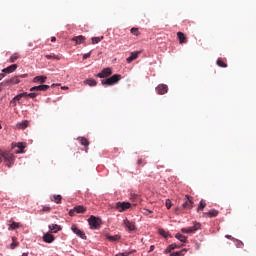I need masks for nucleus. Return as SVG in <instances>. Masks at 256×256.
<instances>
[{"instance_id": "1a4fd4ad", "label": "nucleus", "mask_w": 256, "mask_h": 256, "mask_svg": "<svg viewBox=\"0 0 256 256\" xmlns=\"http://www.w3.org/2000/svg\"><path fill=\"white\" fill-rule=\"evenodd\" d=\"M21 83V80H19V76H15L13 78H10L8 80H5L2 82V85L7 86V85H17Z\"/></svg>"}, {"instance_id": "bf43d9fd", "label": "nucleus", "mask_w": 256, "mask_h": 256, "mask_svg": "<svg viewBox=\"0 0 256 256\" xmlns=\"http://www.w3.org/2000/svg\"><path fill=\"white\" fill-rule=\"evenodd\" d=\"M62 89H69V87H67V86H64V87H62Z\"/></svg>"}, {"instance_id": "4c0bfd02", "label": "nucleus", "mask_w": 256, "mask_h": 256, "mask_svg": "<svg viewBox=\"0 0 256 256\" xmlns=\"http://www.w3.org/2000/svg\"><path fill=\"white\" fill-rule=\"evenodd\" d=\"M17 147L20 150H18L16 153H23V149H25V144L24 143H18Z\"/></svg>"}, {"instance_id": "680f3d73", "label": "nucleus", "mask_w": 256, "mask_h": 256, "mask_svg": "<svg viewBox=\"0 0 256 256\" xmlns=\"http://www.w3.org/2000/svg\"><path fill=\"white\" fill-rule=\"evenodd\" d=\"M0 129H3V127L1 126V124H0Z\"/></svg>"}, {"instance_id": "ddd939ff", "label": "nucleus", "mask_w": 256, "mask_h": 256, "mask_svg": "<svg viewBox=\"0 0 256 256\" xmlns=\"http://www.w3.org/2000/svg\"><path fill=\"white\" fill-rule=\"evenodd\" d=\"M50 88L49 85L46 84H42L39 86H34L32 88H30V91L33 93V91H47Z\"/></svg>"}, {"instance_id": "79ce46f5", "label": "nucleus", "mask_w": 256, "mask_h": 256, "mask_svg": "<svg viewBox=\"0 0 256 256\" xmlns=\"http://www.w3.org/2000/svg\"><path fill=\"white\" fill-rule=\"evenodd\" d=\"M37 95H39V93H35V92L28 93V97H30V99H35V97H37Z\"/></svg>"}, {"instance_id": "9d476101", "label": "nucleus", "mask_w": 256, "mask_h": 256, "mask_svg": "<svg viewBox=\"0 0 256 256\" xmlns=\"http://www.w3.org/2000/svg\"><path fill=\"white\" fill-rule=\"evenodd\" d=\"M113 71L111 68H104L100 73L97 74V77L100 79H105V77H109V75H112Z\"/></svg>"}, {"instance_id": "e433bc0d", "label": "nucleus", "mask_w": 256, "mask_h": 256, "mask_svg": "<svg viewBox=\"0 0 256 256\" xmlns=\"http://www.w3.org/2000/svg\"><path fill=\"white\" fill-rule=\"evenodd\" d=\"M21 99H23V97L21 96V94H18L12 99L11 103H14V105H16V101H21Z\"/></svg>"}, {"instance_id": "bb28decb", "label": "nucleus", "mask_w": 256, "mask_h": 256, "mask_svg": "<svg viewBox=\"0 0 256 256\" xmlns=\"http://www.w3.org/2000/svg\"><path fill=\"white\" fill-rule=\"evenodd\" d=\"M20 55L19 53H14L10 56L9 58V63H15L17 61V59H19Z\"/></svg>"}, {"instance_id": "49530a36", "label": "nucleus", "mask_w": 256, "mask_h": 256, "mask_svg": "<svg viewBox=\"0 0 256 256\" xmlns=\"http://www.w3.org/2000/svg\"><path fill=\"white\" fill-rule=\"evenodd\" d=\"M116 256H129V252L119 253Z\"/></svg>"}, {"instance_id": "39448f33", "label": "nucleus", "mask_w": 256, "mask_h": 256, "mask_svg": "<svg viewBox=\"0 0 256 256\" xmlns=\"http://www.w3.org/2000/svg\"><path fill=\"white\" fill-rule=\"evenodd\" d=\"M85 211H87V208H85L84 206L78 205L69 211V215L70 217H75L76 213H85Z\"/></svg>"}, {"instance_id": "2eb2a0df", "label": "nucleus", "mask_w": 256, "mask_h": 256, "mask_svg": "<svg viewBox=\"0 0 256 256\" xmlns=\"http://www.w3.org/2000/svg\"><path fill=\"white\" fill-rule=\"evenodd\" d=\"M72 41H75L76 45H81L85 43V36L79 35L72 38Z\"/></svg>"}, {"instance_id": "13d9d810", "label": "nucleus", "mask_w": 256, "mask_h": 256, "mask_svg": "<svg viewBox=\"0 0 256 256\" xmlns=\"http://www.w3.org/2000/svg\"><path fill=\"white\" fill-rule=\"evenodd\" d=\"M22 256H29V253H23Z\"/></svg>"}, {"instance_id": "473e14b6", "label": "nucleus", "mask_w": 256, "mask_h": 256, "mask_svg": "<svg viewBox=\"0 0 256 256\" xmlns=\"http://www.w3.org/2000/svg\"><path fill=\"white\" fill-rule=\"evenodd\" d=\"M19 227H21V223H19V222H12V223L10 224L9 229H12V231H13V230H15V229H19Z\"/></svg>"}, {"instance_id": "052dcab7", "label": "nucleus", "mask_w": 256, "mask_h": 256, "mask_svg": "<svg viewBox=\"0 0 256 256\" xmlns=\"http://www.w3.org/2000/svg\"><path fill=\"white\" fill-rule=\"evenodd\" d=\"M226 237H227V239H231V236H229V235H227Z\"/></svg>"}, {"instance_id": "4be33fe9", "label": "nucleus", "mask_w": 256, "mask_h": 256, "mask_svg": "<svg viewBox=\"0 0 256 256\" xmlns=\"http://www.w3.org/2000/svg\"><path fill=\"white\" fill-rule=\"evenodd\" d=\"M77 140L83 147H89V140L85 137H78Z\"/></svg>"}, {"instance_id": "0eeeda50", "label": "nucleus", "mask_w": 256, "mask_h": 256, "mask_svg": "<svg viewBox=\"0 0 256 256\" xmlns=\"http://www.w3.org/2000/svg\"><path fill=\"white\" fill-rule=\"evenodd\" d=\"M199 229H201V224L195 223L192 227L182 228L181 232L182 233H195L196 231H199Z\"/></svg>"}, {"instance_id": "a878e982", "label": "nucleus", "mask_w": 256, "mask_h": 256, "mask_svg": "<svg viewBox=\"0 0 256 256\" xmlns=\"http://www.w3.org/2000/svg\"><path fill=\"white\" fill-rule=\"evenodd\" d=\"M46 59H55L56 61L61 60V56L55 55L53 53L45 55Z\"/></svg>"}, {"instance_id": "7ed1b4c3", "label": "nucleus", "mask_w": 256, "mask_h": 256, "mask_svg": "<svg viewBox=\"0 0 256 256\" xmlns=\"http://www.w3.org/2000/svg\"><path fill=\"white\" fill-rule=\"evenodd\" d=\"M88 223H89L90 229H99V227H101V219L93 215L89 217Z\"/></svg>"}, {"instance_id": "412c9836", "label": "nucleus", "mask_w": 256, "mask_h": 256, "mask_svg": "<svg viewBox=\"0 0 256 256\" xmlns=\"http://www.w3.org/2000/svg\"><path fill=\"white\" fill-rule=\"evenodd\" d=\"M48 228L52 233H57L58 231H61V226H59L58 224H51L48 226Z\"/></svg>"}, {"instance_id": "c85d7f7f", "label": "nucleus", "mask_w": 256, "mask_h": 256, "mask_svg": "<svg viewBox=\"0 0 256 256\" xmlns=\"http://www.w3.org/2000/svg\"><path fill=\"white\" fill-rule=\"evenodd\" d=\"M175 238L178 239V241H181V243H185L187 241V237L183 236L181 233H177Z\"/></svg>"}, {"instance_id": "9b49d317", "label": "nucleus", "mask_w": 256, "mask_h": 256, "mask_svg": "<svg viewBox=\"0 0 256 256\" xmlns=\"http://www.w3.org/2000/svg\"><path fill=\"white\" fill-rule=\"evenodd\" d=\"M169 91V87L166 84H160L156 87V93L158 95H165Z\"/></svg>"}, {"instance_id": "b1692460", "label": "nucleus", "mask_w": 256, "mask_h": 256, "mask_svg": "<svg viewBox=\"0 0 256 256\" xmlns=\"http://www.w3.org/2000/svg\"><path fill=\"white\" fill-rule=\"evenodd\" d=\"M84 85H89V87H95L97 85V81L95 79H87L84 81Z\"/></svg>"}, {"instance_id": "f257e3e1", "label": "nucleus", "mask_w": 256, "mask_h": 256, "mask_svg": "<svg viewBox=\"0 0 256 256\" xmlns=\"http://www.w3.org/2000/svg\"><path fill=\"white\" fill-rule=\"evenodd\" d=\"M0 155L6 162L7 167H13V164L15 163V155H13V153L0 151Z\"/></svg>"}, {"instance_id": "c9c22d12", "label": "nucleus", "mask_w": 256, "mask_h": 256, "mask_svg": "<svg viewBox=\"0 0 256 256\" xmlns=\"http://www.w3.org/2000/svg\"><path fill=\"white\" fill-rule=\"evenodd\" d=\"M207 207V203H205L203 200L200 201V204L198 206V211H203Z\"/></svg>"}, {"instance_id": "4468645a", "label": "nucleus", "mask_w": 256, "mask_h": 256, "mask_svg": "<svg viewBox=\"0 0 256 256\" xmlns=\"http://www.w3.org/2000/svg\"><path fill=\"white\" fill-rule=\"evenodd\" d=\"M43 241L45 243H53V241H55V236L51 233H46L43 235Z\"/></svg>"}, {"instance_id": "7c9ffc66", "label": "nucleus", "mask_w": 256, "mask_h": 256, "mask_svg": "<svg viewBox=\"0 0 256 256\" xmlns=\"http://www.w3.org/2000/svg\"><path fill=\"white\" fill-rule=\"evenodd\" d=\"M107 239H108V241L115 242V241H119L121 239V236L120 235H114V236L108 235Z\"/></svg>"}, {"instance_id": "603ef678", "label": "nucleus", "mask_w": 256, "mask_h": 256, "mask_svg": "<svg viewBox=\"0 0 256 256\" xmlns=\"http://www.w3.org/2000/svg\"><path fill=\"white\" fill-rule=\"evenodd\" d=\"M4 78H5V74L0 73V81H1V79H4Z\"/></svg>"}, {"instance_id": "20e7f679", "label": "nucleus", "mask_w": 256, "mask_h": 256, "mask_svg": "<svg viewBox=\"0 0 256 256\" xmlns=\"http://www.w3.org/2000/svg\"><path fill=\"white\" fill-rule=\"evenodd\" d=\"M131 208V203L129 202H117L115 209L119 211V213H123V211H127V209Z\"/></svg>"}, {"instance_id": "a19ab883", "label": "nucleus", "mask_w": 256, "mask_h": 256, "mask_svg": "<svg viewBox=\"0 0 256 256\" xmlns=\"http://www.w3.org/2000/svg\"><path fill=\"white\" fill-rule=\"evenodd\" d=\"M171 251H174L173 250V246L172 245H169L166 250L164 251L165 255H167V253H171Z\"/></svg>"}, {"instance_id": "423d86ee", "label": "nucleus", "mask_w": 256, "mask_h": 256, "mask_svg": "<svg viewBox=\"0 0 256 256\" xmlns=\"http://www.w3.org/2000/svg\"><path fill=\"white\" fill-rule=\"evenodd\" d=\"M182 207L183 209H193V198L189 195H186Z\"/></svg>"}, {"instance_id": "72a5a7b5", "label": "nucleus", "mask_w": 256, "mask_h": 256, "mask_svg": "<svg viewBox=\"0 0 256 256\" xmlns=\"http://www.w3.org/2000/svg\"><path fill=\"white\" fill-rule=\"evenodd\" d=\"M130 33H132V35H135L136 37H139V35H141V33L139 32V28H131Z\"/></svg>"}, {"instance_id": "c03bdc74", "label": "nucleus", "mask_w": 256, "mask_h": 256, "mask_svg": "<svg viewBox=\"0 0 256 256\" xmlns=\"http://www.w3.org/2000/svg\"><path fill=\"white\" fill-rule=\"evenodd\" d=\"M151 213H153V211L149 209H143V215H151Z\"/></svg>"}, {"instance_id": "aec40b11", "label": "nucleus", "mask_w": 256, "mask_h": 256, "mask_svg": "<svg viewBox=\"0 0 256 256\" xmlns=\"http://www.w3.org/2000/svg\"><path fill=\"white\" fill-rule=\"evenodd\" d=\"M217 215H219V211L216 209H212L209 212L204 213V217H217Z\"/></svg>"}, {"instance_id": "5701e85b", "label": "nucleus", "mask_w": 256, "mask_h": 256, "mask_svg": "<svg viewBox=\"0 0 256 256\" xmlns=\"http://www.w3.org/2000/svg\"><path fill=\"white\" fill-rule=\"evenodd\" d=\"M159 235H161L162 237H164V239H167V237H171V234H169V231H166L163 228H160L158 230Z\"/></svg>"}, {"instance_id": "2f4dec72", "label": "nucleus", "mask_w": 256, "mask_h": 256, "mask_svg": "<svg viewBox=\"0 0 256 256\" xmlns=\"http://www.w3.org/2000/svg\"><path fill=\"white\" fill-rule=\"evenodd\" d=\"M185 253H187V250L182 249L181 251L171 253L170 256H183V255H185Z\"/></svg>"}, {"instance_id": "c756f323", "label": "nucleus", "mask_w": 256, "mask_h": 256, "mask_svg": "<svg viewBox=\"0 0 256 256\" xmlns=\"http://www.w3.org/2000/svg\"><path fill=\"white\" fill-rule=\"evenodd\" d=\"M216 64L218 67H223L224 69L227 68V63H225L222 58H218Z\"/></svg>"}, {"instance_id": "6e6d98bb", "label": "nucleus", "mask_w": 256, "mask_h": 256, "mask_svg": "<svg viewBox=\"0 0 256 256\" xmlns=\"http://www.w3.org/2000/svg\"><path fill=\"white\" fill-rule=\"evenodd\" d=\"M19 77L24 78V77H27V75L26 74L20 75V76H18V79H19Z\"/></svg>"}, {"instance_id": "393cba45", "label": "nucleus", "mask_w": 256, "mask_h": 256, "mask_svg": "<svg viewBox=\"0 0 256 256\" xmlns=\"http://www.w3.org/2000/svg\"><path fill=\"white\" fill-rule=\"evenodd\" d=\"M29 126V121L25 120L17 124L18 129H27Z\"/></svg>"}, {"instance_id": "864d4df0", "label": "nucleus", "mask_w": 256, "mask_h": 256, "mask_svg": "<svg viewBox=\"0 0 256 256\" xmlns=\"http://www.w3.org/2000/svg\"><path fill=\"white\" fill-rule=\"evenodd\" d=\"M141 163H143V159H139V160L137 161V165H141Z\"/></svg>"}, {"instance_id": "5fc2aeb1", "label": "nucleus", "mask_w": 256, "mask_h": 256, "mask_svg": "<svg viewBox=\"0 0 256 256\" xmlns=\"http://www.w3.org/2000/svg\"><path fill=\"white\" fill-rule=\"evenodd\" d=\"M242 245H243V242H239V243L237 244V247H242Z\"/></svg>"}, {"instance_id": "f8f14e48", "label": "nucleus", "mask_w": 256, "mask_h": 256, "mask_svg": "<svg viewBox=\"0 0 256 256\" xmlns=\"http://www.w3.org/2000/svg\"><path fill=\"white\" fill-rule=\"evenodd\" d=\"M123 225L128 229V231H135L136 229L135 222H131L129 219H124Z\"/></svg>"}, {"instance_id": "a18cd8bd", "label": "nucleus", "mask_w": 256, "mask_h": 256, "mask_svg": "<svg viewBox=\"0 0 256 256\" xmlns=\"http://www.w3.org/2000/svg\"><path fill=\"white\" fill-rule=\"evenodd\" d=\"M89 57H91V52L86 53V54L83 55V59H84V60H85V59H89Z\"/></svg>"}, {"instance_id": "37998d69", "label": "nucleus", "mask_w": 256, "mask_h": 256, "mask_svg": "<svg viewBox=\"0 0 256 256\" xmlns=\"http://www.w3.org/2000/svg\"><path fill=\"white\" fill-rule=\"evenodd\" d=\"M43 212L49 213V211H51V207L49 206H43L42 210Z\"/></svg>"}, {"instance_id": "58836bf2", "label": "nucleus", "mask_w": 256, "mask_h": 256, "mask_svg": "<svg viewBox=\"0 0 256 256\" xmlns=\"http://www.w3.org/2000/svg\"><path fill=\"white\" fill-rule=\"evenodd\" d=\"M12 239H13V243L10 244L11 249H15V247H19V243L15 242V238H12Z\"/></svg>"}, {"instance_id": "f3484780", "label": "nucleus", "mask_w": 256, "mask_h": 256, "mask_svg": "<svg viewBox=\"0 0 256 256\" xmlns=\"http://www.w3.org/2000/svg\"><path fill=\"white\" fill-rule=\"evenodd\" d=\"M140 53H141V52H132L131 55H130V57H128V58L126 59L127 63H133V61H135V59H137V58L139 57V54H140Z\"/></svg>"}, {"instance_id": "cd10ccee", "label": "nucleus", "mask_w": 256, "mask_h": 256, "mask_svg": "<svg viewBox=\"0 0 256 256\" xmlns=\"http://www.w3.org/2000/svg\"><path fill=\"white\" fill-rule=\"evenodd\" d=\"M62 200H63V197L61 195H54L51 198V201L58 204L61 203Z\"/></svg>"}, {"instance_id": "de8ad7c7", "label": "nucleus", "mask_w": 256, "mask_h": 256, "mask_svg": "<svg viewBox=\"0 0 256 256\" xmlns=\"http://www.w3.org/2000/svg\"><path fill=\"white\" fill-rule=\"evenodd\" d=\"M170 246H172V249L175 250V249H179L180 246H178L177 244H170Z\"/></svg>"}, {"instance_id": "6ab92c4d", "label": "nucleus", "mask_w": 256, "mask_h": 256, "mask_svg": "<svg viewBox=\"0 0 256 256\" xmlns=\"http://www.w3.org/2000/svg\"><path fill=\"white\" fill-rule=\"evenodd\" d=\"M47 81V76H36L33 78V83H45Z\"/></svg>"}, {"instance_id": "6e6552de", "label": "nucleus", "mask_w": 256, "mask_h": 256, "mask_svg": "<svg viewBox=\"0 0 256 256\" xmlns=\"http://www.w3.org/2000/svg\"><path fill=\"white\" fill-rule=\"evenodd\" d=\"M71 230L73 231V233H75V235H77L81 239H87L85 232H83V230L79 229L76 225H72Z\"/></svg>"}, {"instance_id": "09e8293b", "label": "nucleus", "mask_w": 256, "mask_h": 256, "mask_svg": "<svg viewBox=\"0 0 256 256\" xmlns=\"http://www.w3.org/2000/svg\"><path fill=\"white\" fill-rule=\"evenodd\" d=\"M20 95L22 96V98H23V97H29V93H27V92L20 93Z\"/></svg>"}, {"instance_id": "3c124183", "label": "nucleus", "mask_w": 256, "mask_h": 256, "mask_svg": "<svg viewBox=\"0 0 256 256\" xmlns=\"http://www.w3.org/2000/svg\"><path fill=\"white\" fill-rule=\"evenodd\" d=\"M56 41H57V38L55 36L51 38L52 43H55Z\"/></svg>"}, {"instance_id": "4d7b16f0", "label": "nucleus", "mask_w": 256, "mask_h": 256, "mask_svg": "<svg viewBox=\"0 0 256 256\" xmlns=\"http://www.w3.org/2000/svg\"><path fill=\"white\" fill-rule=\"evenodd\" d=\"M160 167L163 168L165 166L157 164V169H160Z\"/></svg>"}, {"instance_id": "a211bd4d", "label": "nucleus", "mask_w": 256, "mask_h": 256, "mask_svg": "<svg viewBox=\"0 0 256 256\" xmlns=\"http://www.w3.org/2000/svg\"><path fill=\"white\" fill-rule=\"evenodd\" d=\"M177 37L181 45H183V43H187V37H185V34L183 32H177Z\"/></svg>"}, {"instance_id": "dca6fc26", "label": "nucleus", "mask_w": 256, "mask_h": 256, "mask_svg": "<svg viewBox=\"0 0 256 256\" xmlns=\"http://www.w3.org/2000/svg\"><path fill=\"white\" fill-rule=\"evenodd\" d=\"M17 67H18L17 64H12V65L8 66L7 68H4L2 70V73H13L14 71L17 70Z\"/></svg>"}, {"instance_id": "f03ea898", "label": "nucleus", "mask_w": 256, "mask_h": 256, "mask_svg": "<svg viewBox=\"0 0 256 256\" xmlns=\"http://www.w3.org/2000/svg\"><path fill=\"white\" fill-rule=\"evenodd\" d=\"M121 81V75L120 74H114L110 78L104 79L101 81L102 85H115V83H119Z\"/></svg>"}, {"instance_id": "ea45409f", "label": "nucleus", "mask_w": 256, "mask_h": 256, "mask_svg": "<svg viewBox=\"0 0 256 256\" xmlns=\"http://www.w3.org/2000/svg\"><path fill=\"white\" fill-rule=\"evenodd\" d=\"M165 205L167 209H171V207L173 206V204L171 203V200L169 199L166 200Z\"/></svg>"}, {"instance_id": "8fccbe9b", "label": "nucleus", "mask_w": 256, "mask_h": 256, "mask_svg": "<svg viewBox=\"0 0 256 256\" xmlns=\"http://www.w3.org/2000/svg\"><path fill=\"white\" fill-rule=\"evenodd\" d=\"M153 251H155V246L154 245H152V246H150V249H149V253H151V252H153Z\"/></svg>"}, {"instance_id": "f704fd0d", "label": "nucleus", "mask_w": 256, "mask_h": 256, "mask_svg": "<svg viewBox=\"0 0 256 256\" xmlns=\"http://www.w3.org/2000/svg\"><path fill=\"white\" fill-rule=\"evenodd\" d=\"M102 39L103 37H92V45H97Z\"/></svg>"}]
</instances>
